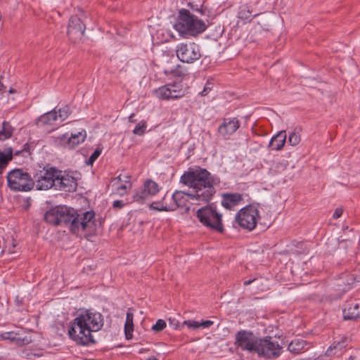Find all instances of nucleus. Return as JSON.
I'll return each mask as SVG.
<instances>
[{
    "instance_id": "obj_1",
    "label": "nucleus",
    "mask_w": 360,
    "mask_h": 360,
    "mask_svg": "<svg viewBox=\"0 0 360 360\" xmlns=\"http://www.w3.org/2000/svg\"><path fill=\"white\" fill-rule=\"evenodd\" d=\"M180 181L188 186L192 205H200L210 201L216 193L215 186L220 183L218 176L200 167L190 168L183 174Z\"/></svg>"
},
{
    "instance_id": "obj_2",
    "label": "nucleus",
    "mask_w": 360,
    "mask_h": 360,
    "mask_svg": "<svg viewBox=\"0 0 360 360\" xmlns=\"http://www.w3.org/2000/svg\"><path fill=\"white\" fill-rule=\"evenodd\" d=\"M44 219L48 223L55 225H68L70 231L77 236H91L96 231L95 213L92 211L79 214L73 209L56 207L45 214Z\"/></svg>"
},
{
    "instance_id": "obj_3",
    "label": "nucleus",
    "mask_w": 360,
    "mask_h": 360,
    "mask_svg": "<svg viewBox=\"0 0 360 360\" xmlns=\"http://www.w3.org/2000/svg\"><path fill=\"white\" fill-rule=\"evenodd\" d=\"M174 29L183 37H196L207 29L205 22L195 15L190 11L179 10Z\"/></svg>"
},
{
    "instance_id": "obj_4",
    "label": "nucleus",
    "mask_w": 360,
    "mask_h": 360,
    "mask_svg": "<svg viewBox=\"0 0 360 360\" xmlns=\"http://www.w3.org/2000/svg\"><path fill=\"white\" fill-rule=\"evenodd\" d=\"M196 217L203 226L218 233H223L224 229L222 214L217 211L213 204L198 209Z\"/></svg>"
},
{
    "instance_id": "obj_5",
    "label": "nucleus",
    "mask_w": 360,
    "mask_h": 360,
    "mask_svg": "<svg viewBox=\"0 0 360 360\" xmlns=\"http://www.w3.org/2000/svg\"><path fill=\"white\" fill-rule=\"evenodd\" d=\"M8 188L13 191L27 192L34 186V182L31 176L22 169H15L7 174Z\"/></svg>"
},
{
    "instance_id": "obj_6",
    "label": "nucleus",
    "mask_w": 360,
    "mask_h": 360,
    "mask_svg": "<svg viewBox=\"0 0 360 360\" xmlns=\"http://www.w3.org/2000/svg\"><path fill=\"white\" fill-rule=\"evenodd\" d=\"M58 169L46 165L43 167H39L37 169L34 176L33 181L37 190L46 191L53 187L55 188L56 180L58 176Z\"/></svg>"
},
{
    "instance_id": "obj_7",
    "label": "nucleus",
    "mask_w": 360,
    "mask_h": 360,
    "mask_svg": "<svg viewBox=\"0 0 360 360\" xmlns=\"http://www.w3.org/2000/svg\"><path fill=\"white\" fill-rule=\"evenodd\" d=\"M68 333L70 339L80 345H89L95 342L92 333L77 316L70 323Z\"/></svg>"
},
{
    "instance_id": "obj_8",
    "label": "nucleus",
    "mask_w": 360,
    "mask_h": 360,
    "mask_svg": "<svg viewBox=\"0 0 360 360\" xmlns=\"http://www.w3.org/2000/svg\"><path fill=\"white\" fill-rule=\"evenodd\" d=\"M259 218L258 209L252 205H249L238 212L235 223L243 229L250 231L255 229Z\"/></svg>"
},
{
    "instance_id": "obj_9",
    "label": "nucleus",
    "mask_w": 360,
    "mask_h": 360,
    "mask_svg": "<svg viewBox=\"0 0 360 360\" xmlns=\"http://www.w3.org/2000/svg\"><path fill=\"white\" fill-rule=\"evenodd\" d=\"M176 53L181 61L187 63H193L201 57L200 46L194 42L179 44L176 46Z\"/></svg>"
},
{
    "instance_id": "obj_10",
    "label": "nucleus",
    "mask_w": 360,
    "mask_h": 360,
    "mask_svg": "<svg viewBox=\"0 0 360 360\" xmlns=\"http://www.w3.org/2000/svg\"><path fill=\"white\" fill-rule=\"evenodd\" d=\"M282 347L271 337L259 338L256 353L269 359H275L281 355Z\"/></svg>"
},
{
    "instance_id": "obj_11",
    "label": "nucleus",
    "mask_w": 360,
    "mask_h": 360,
    "mask_svg": "<svg viewBox=\"0 0 360 360\" xmlns=\"http://www.w3.org/2000/svg\"><path fill=\"white\" fill-rule=\"evenodd\" d=\"M187 89L181 82H174L162 86L155 90L158 98L162 100L176 99L184 96Z\"/></svg>"
},
{
    "instance_id": "obj_12",
    "label": "nucleus",
    "mask_w": 360,
    "mask_h": 360,
    "mask_svg": "<svg viewBox=\"0 0 360 360\" xmlns=\"http://www.w3.org/2000/svg\"><path fill=\"white\" fill-rule=\"evenodd\" d=\"M77 317L91 333L100 330L103 326V318L99 312L90 310L81 311L77 313Z\"/></svg>"
},
{
    "instance_id": "obj_13",
    "label": "nucleus",
    "mask_w": 360,
    "mask_h": 360,
    "mask_svg": "<svg viewBox=\"0 0 360 360\" xmlns=\"http://www.w3.org/2000/svg\"><path fill=\"white\" fill-rule=\"evenodd\" d=\"M259 338L256 337L253 333L241 330L236 334V344L242 350L255 352L257 347Z\"/></svg>"
},
{
    "instance_id": "obj_14",
    "label": "nucleus",
    "mask_w": 360,
    "mask_h": 360,
    "mask_svg": "<svg viewBox=\"0 0 360 360\" xmlns=\"http://www.w3.org/2000/svg\"><path fill=\"white\" fill-rule=\"evenodd\" d=\"M85 29V25L83 23L80 18L77 15H72L70 17L68 26L67 34L72 42L76 43L82 38Z\"/></svg>"
},
{
    "instance_id": "obj_15",
    "label": "nucleus",
    "mask_w": 360,
    "mask_h": 360,
    "mask_svg": "<svg viewBox=\"0 0 360 360\" xmlns=\"http://www.w3.org/2000/svg\"><path fill=\"white\" fill-rule=\"evenodd\" d=\"M57 179L56 180L55 188L56 190L66 192H73L77 186V179L71 174L66 173L58 169Z\"/></svg>"
},
{
    "instance_id": "obj_16",
    "label": "nucleus",
    "mask_w": 360,
    "mask_h": 360,
    "mask_svg": "<svg viewBox=\"0 0 360 360\" xmlns=\"http://www.w3.org/2000/svg\"><path fill=\"white\" fill-rule=\"evenodd\" d=\"M158 192V184L154 181L148 179L145 181L143 189L134 194L133 198L134 201L143 202L148 198L155 195Z\"/></svg>"
},
{
    "instance_id": "obj_17",
    "label": "nucleus",
    "mask_w": 360,
    "mask_h": 360,
    "mask_svg": "<svg viewBox=\"0 0 360 360\" xmlns=\"http://www.w3.org/2000/svg\"><path fill=\"white\" fill-rule=\"evenodd\" d=\"M239 127L240 124L237 118H224L218 128V133L224 139H227L236 132Z\"/></svg>"
},
{
    "instance_id": "obj_18",
    "label": "nucleus",
    "mask_w": 360,
    "mask_h": 360,
    "mask_svg": "<svg viewBox=\"0 0 360 360\" xmlns=\"http://www.w3.org/2000/svg\"><path fill=\"white\" fill-rule=\"evenodd\" d=\"M86 136V131L82 130L77 134H72L70 136L63 134L60 137V143L68 148H73L83 142Z\"/></svg>"
},
{
    "instance_id": "obj_19",
    "label": "nucleus",
    "mask_w": 360,
    "mask_h": 360,
    "mask_svg": "<svg viewBox=\"0 0 360 360\" xmlns=\"http://www.w3.org/2000/svg\"><path fill=\"white\" fill-rule=\"evenodd\" d=\"M345 319L355 320L360 317V302L351 301L346 304L343 310Z\"/></svg>"
},
{
    "instance_id": "obj_20",
    "label": "nucleus",
    "mask_w": 360,
    "mask_h": 360,
    "mask_svg": "<svg viewBox=\"0 0 360 360\" xmlns=\"http://www.w3.org/2000/svg\"><path fill=\"white\" fill-rule=\"evenodd\" d=\"M243 200V196L238 193H228L222 195L221 205L228 210L233 209Z\"/></svg>"
},
{
    "instance_id": "obj_21",
    "label": "nucleus",
    "mask_w": 360,
    "mask_h": 360,
    "mask_svg": "<svg viewBox=\"0 0 360 360\" xmlns=\"http://www.w3.org/2000/svg\"><path fill=\"white\" fill-rule=\"evenodd\" d=\"M112 186L120 195H124L131 188L132 184L129 180H123L122 175H119L112 180Z\"/></svg>"
},
{
    "instance_id": "obj_22",
    "label": "nucleus",
    "mask_w": 360,
    "mask_h": 360,
    "mask_svg": "<svg viewBox=\"0 0 360 360\" xmlns=\"http://www.w3.org/2000/svg\"><path fill=\"white\" fill-rule=\"evenodd\" d=\"M172 199L177 207H186V210H189L188 203L191 204V197L188 192L176 191L172 195Z\"/></svg>"
},
{
    "instance_id": "obj_23",
    "label": "nucleus",
    "mask_w": 360,
    "mask_h": 360,
    "mask_svg": "<svg viewBox=\"0 0 360 360\" xmlns=\"http://www.w3.org/2000/svg\"><path fill=\"white\" fill-rule=\"evenodd\" d=\"M286 138L285 131H280L271 138L269 147H271L272 150H281L285 143Z\"/></svg>"
},
{
    "instance_id": "obj_24",
    "label": "nucleus",
    "mask_w": 360,
    "mask_h": 360,
    "mask_svg": "<svg viewBox=\"0 0 360 360\" xmlns=\"http://www.w3.org/2000/svg\"><path fill=\"white\" fill-rule=\"evenodd\" d=\"M18 333L11 331L5 332L0 334V338L2 340H8L10 341H15L19 345H27L32 342L30 337L25 336V338L17 337Z\"/></svg>"
},
{
    "instance_id": "obj_25",
    "label": "nucleus",
    "mask_w": 360,
    "mask_h": 360,
    "mask_svg": "<svg viewBox=\"0 0 360 360\" xmlns=\"http://www.w3.org/2000/svg\"><path fill=\"white\" fill-rule=\"evenodd\" d=\"M349 342V339L347 337L341 338L340 340L335 341L327 349L326 354L327 356H331L336 354L338 352H340L342 349L345 348Z\"/></svg>"
},
{
    "instance_id": "obj_26",
    "label": "nucleus",
    "mask_w": 360,
    "mask_h": 360,
    "mask_svg": "<svg viewBox=\"0 0 360 360\" xmlns=\"http://www.w3.org/2000/svg\"><path fill=\"white\" fill-rule=\"evenodd\" d=\"M13 152L11 148L0 151V174H3L7 165L13 159Z\"/></svg>"
},
{
    "instance_id": "obj_27",
    "label": "nucleus",
    "mask_w": 360,
    "mask_h": 360,
    "mask_svg": "<svg viewBox=\"0 0 360 360\" xmlns=\"http://www.w3.org/2000/svg\"><path fill=\"white\" fill-rule=\"evenodd\" d=\"M309 344L307 342V341L300 339V338H295L293 340L291 341V342L289 344L288 349L293 354H300L302 352H303L305 349V347L307 346Z\"/></svg>"
},
{
    "instance_id": "obj_28",
    "label": "nucleus",
    "mask_w": 360,
    "mask_h": 360,
    "mask_svg": "<svg viewBox=\"0 0 360 360\" xmlns=\"http://www.w3.org/2000/svg\"><path fill=\"white\" fill-rule=\"evenodd\" d=\"M134 314L129 309L127 312L126 321L124 324V333L127 339L132 338V333L134 330Z\"/></svg>"
},
{
    "instance_id": "obj_29",
    "label": "nucleus",
    "mask_w": 360,
    "mask_h": 360,
    "mask_svg": "<svg viewBox=\"0 0 360 360\" xmlns=\"http://www.w3.org/2000/svg\"><path fill=\"white\" fill-rule=\"evenodd\" d=\"M15 129L8 122L2 123V127L0 130V141H5L10 139L14 132Z\"/></svg>"
},
{
    "instance_id": "obj_30",
    "label": "nucleus",
    "mask_w": 360,
    "mask_h": 360,
    "mask_svg": "<svg viewBox=\"0 0 360 360\" xmlns=\"http://www.w3.org/2000/svg\"><path fill=\"white\" fill-rule=\"evenodd\" d=\"M259 14H252V10L248 5H243L240 7L238 16L242 20H251L253 17L257 16Z\"/></svg>"
},
{
    "instance_id": "obj_31",
    "label": "nucleus",
    "mask_w": 360,
    "mask_h": 360,
    "mask_svg": "<svg viewBox=\"0 0 360 360\" xmlns=\"http://www.w3.org/2000/svg\"><path fill=\"white\" fill-rule=\"evenodd\" d=\"M57 120V112L53 110L41 115L39 118L38 122L42 124H51L54 121H56Z\"/></svg>"
},
{
    "instance_id": "obj_32",
    "label": "nucleus",
    "mask_w": 360,
    "mask_h": 360,
    "mask_svg": "<svg viewBox=\"0 0 360 360\" xmlns=\"http://www.w3.org/2000/svg\"><path fill=\"white\" fill-rule=\"evenodd\" d=\"M301 141V137L300 134L295 130L289 133L288 136V143L292 146H295L300 143Z\"/></svg>"
},
{
    "instance_id": "obj_33",
    "label": "nucleus",
    "mask_w": 360,
    "mask_h": 360,
    "mask_svg": "<svg viewBox=\"0 0 360 360\" xmlns=\"http://www.w3.org/2000/svg\"><path fill=\"white\" fill-rule=\"evenodd\" d=\"M150 209H153L158 211H169L172 210L174 208L172 206H167L160 202H153L150 205Z\"/></svg>"
},
{
    "instance_id": "obj_34",
    "label": "nucleus",
    "mask_w": 360,
    "mask_h": 360,
    "mask_svg": "<svg viewBox=\"0 0 360 360\" xmlns=\"http://www.w3.org/2000/svg\"><path fill=\"white\" fill-rule=\"evenodd\" d=\"M146 128L147 124L146 121L142 120L136 124L134 129L133 130V133L136 135L141 136L144 134Z\"/></svg>"
},
{
    "instance_id": "obj_35",
    "label": "nucleus",
    "mask_w": 360,
    "mask_h": 360,
    "mask_svg": "<svg viewBox=\"0 0 360 360\" xmlns=\"http://www.w3.org/2000/svg\"><path fill=\"white\" fill-rule=\"evenodd\" d=\"M70 114V108L68 106H64L58 110V119H60V122L66 120Z\"/></svg>"
},
{
    "instance_id": "obj_36",
    "label": "nucleus",
    "mask_w": 360,
    "mask_h": 360,
    "mask_svg": "<svg viewBox=\"0 0 360 360\" xmlns=\"http://www.w3.org/2000/svg\"><path fill=\"white\" fill-rule=\"evenodd\" d=\"M166 327V322L162 319H158L152 326V330L155 332L162 331Z\"/></svg>"
},
{
    "instance_id": "obj_37",
    "label": "nucleus",
    "mask_w": 360,
    "mask_h": 360,
    "mask_svg": "<svg viewBox=\"0 0 360 360\" xmlns=\"http://www.w3.org/2000/svg\"><path fill=\"white\" fill-rule=\"evenodd\" d=\"M102 152V149L100 147L96 148V149L94 150V152L91 154V155L89 157L87 164L92 165L95 160L99 157Z\"/></svg>"
},
{
    "instance_id": "obj_38",
    "label": "nucleus",
    "mask_w": 360,
    "mask_h": 360,
    "mask_svg": "<svg viewBox=\"0 0 360 360\" xmlns=\"http://www.w3.org/2000/svg\"><path fill=\"white\" fill-rule=\"evenodd\" d=\"M182 324L191 329H198L200 328L199 322L196 321L187 320L184 321Z\"/></svg>"
},
{
    "instance_id": "obj_39",
    "label": "nucleus",
    "mask_w": 360,
    "mask_h": 360,
    "mask_svg": "<svg viewBox=\"0 0 360 360\" xmlns=\"http://www.w3.org/2000/svg\"><path fill=\"white\" fill-rule=\"evenodd\" d=\"M213 321L210 320L202 321L201 322H199L200 328L202 327L203 328H210L213 325Z\"/></svg>"
},
{
    "instance_id": "obj_40",
    "label": "nucleus",
    "mask_w": 360,
    "mask_h": 360,
    "mask_svg": "<svg viewBox=\"0 0 360 360\" xmlns=\"http://www.w3.org/2000/svg\"><path fill=\"white\" fill-rule=\"evenodd\" d=\"M343 213V210L342 207H338L335 209L334 213H333V218L334 219H338L339 217H340L342 216Z\"/></svg>"
},
{
    "instance_id": "obj_41",
    "label": "nucleus",
    "mask_w": 360,
    "mask_h": 360,
    "mask_svg": "<svg viewBox=\"0 0 360 360\" xmlns=\"http://www.w3.org/2000/svg\"><path fill=\"white\" fill-rule=\"evenodd\" d=\"M211 90V87L210 86V84H207L204 87L203 90L200 93L202 96H206L209 91Z\"/></svg>"
},
{
    "instance_id": "obj_42",
    "label": "nucleus",
    "mask_w": 360,
    "mask_h": 360,
    "mask_svg": "<svg viewBox=\"0 0 360 360\" xmlns=\"http://www.w3.org/2000/svg\"><path fill=\"white\" fill-rule=\"evenodd\" d=\"M124 206V202L122 200H115L113 202V207L122 208Z\"/></svg>"
},
{
    "instance_id": "obj_43",
    "label": "nucleus",
    "mask_w": 360,
    "mask_h": 360,
    "mask_svg": "<svg viewBox=\"0 0 360 360\" xmlns=\"http://www.w3.org/2000/svg\"><path fill=\"white\" fill-rule=\"evenodd\" d=\"M357 281V282H359L360 281L359 280H356V277H353V276H350V278L347 279V285H349L351 284H352L354 281Z\"/></svg>"
},
{
    "instance_id": "obj_44",
    "label": "nucleus",
    "mask_w": 360,
    "mask_h": 360,
    "mask_svg": "<svg viewBox=\"0 0 360 360\" xmlns=\"http://www.w3.org/2000/svg\"><path fill=\"white\" fill-rule=\"evenodd\" d=\"M23 152H27V144H25V145L24 146V148H23V149H22V150H16V151L15 152V155H19L20 154H21V153H23Z\"/></svg>"
},
{
    "instance_id": "obj_45",
    "label": "nucleus",
    "mask_w": 360,
    "mask_h": 360,
    "mask_svg": "<svg viewBox=\"0 0 360 360\" xmlns=\"http://www.w3.org/2000/svg\"><path fill=\"white\" fill-rule=\"evenodd\" d=\"M134 114H131L129 117V121L130 122H132V123H134L136 122V120L134 119Z\"/></svg>"
},
{
    "instance_id": "obj_46",
    "label": "nucleus",
    "mask_w": 360,
    "mask_h": 360,
    "mask_svg": "<svg viewBox=\"0 0 360 360\" xmlns=\"http://www.w3.org/2000/svg\"><path fill=\"white\" fill-rule=\"evenodd\" d=\"M255 281V278H254L252 280L245 281L243 284H244V285H250V283H252Z\"/></svg>"
},
{
    "instance_id": "obj_47",
    "label": "nucleus",
    "mask_w": 360,
    "mask_h": 360,
    "mask_svg": "<svg viewBox=\"0 0 360 360\" xmlns=\"http://www.w3.org/2000/svg\"><path fill=\"white\" fill-rule=\"evenodd\" d=\"M171 72H172V73H174V75H178V76H180V75H182V73H181V72L179 71V70H174V71H172H172H171Z\"/></svg>"
},
{
    "instance_id": "obj_48",
    "label": "nucleus",
    "mask_w": 360,
    "mask_h": 360,
    "mask_svg": "<svg viewBox=\"0 0 360 360\" xmlns=\"http://www.w3.org/2000/svg\"><path fill=\"white\" fill-rule=\"evenodd\" d=\"M170 323L174 326V328H179L178 322L177 323H173V321H171Z\"/></svg>"
},
{
    "instance_id": "obj_49",
    "label": "nucleus",
    "mask_w": 360,
    "mask_h": 360,
    "mask_svg": "<svg viewBox=\"0 0 360 360\" xmlns=\"http://www.w3.org/2000/svg\"><path fill=\"white\" fill-rule=\"evenodd\" d=\"M145 360H158L157 358L154 356H150L148 357V359H145Z\"/></svg>"
},
{
    "instance_id": "obj_50",
    "label": "nucleus",
    "mask_w": 360,
    "mask_h": 360,
    "mask_svg": "<svg viewBox=\"0 0 360 360\" xmlns=\"http://www.w3.org/2000/svg\"><path fill=\"white\" fill-rule=\"evenodd\" d=\"M122 179L123 180H129L130 181V176H124L123 177L122 176Z\"/></svg>"
},
{
    "instance_id": "obj_51",
    "label": "nucleus",
    "mask_w": 360,
    "mask_h": 360,
    "mask_svg": "<svg viewBox=\"0 0 360 360\" xmlns=\"http://www.w3.org/2000/svg\"><path fill=\"white\" fill-rule=\"evenodd\" d=\"M347 276V274H344V275H342V276L340 278V282L342 280V283H344L343 280L345 279V277H346Z\"/></svg>"
},
{
    "instance_id": "obj_52",
    "label": "nucleus",
    "mask_w": 360,
    "mask_h": 360,
    "mask_svg": "<svg viewBox=\"0 0 360 360\" xmlns=\"http://www.w3.org/2000/svg\"><path fill=\"white\" fill-rule=\"evenodd\" d=\"M348 288H349L348 287H347V288H344L342 289V290H343V291H345V290H347Z\"/></svg>"
},
{
    "instance_id": "obj_53",
    "label": "nucleus",
    "mask_w": 360,
    "mask_h": 360,
    "mask_svg": "<svg viewBox=\"0 0 360 360\" xmlns=\"http://www.w3.org/2000/svg\"><path fill=\"white\" fill-rule=\"evenodd\" d=\"M259 0H255V1L254 2L255 4H257Z\"/></svg>"
},
{
    "instance_id": "obj_54",
    "label": "nucleus",
    "mask_w": 360,
    "mask_h": 360,
    "mask_svg": "<svg viewBox=\"0 0 360 360\" xmlns=\"http://www.w3.org/2000/svg\"><path fill=\"white\" fill-rule=\"evenodd\" d=\"M10 92H11V93H13V92H14V90L11 89V90H10Z\"/></svg>"
},
{
    "instance_id": "obj_55",
    "label": "nucleus",
    "mask_w": 360,
    "mask_h": 360,
    "mask_svg": "<svg viewBox=\"0 0 360 360\" xmlns=\"http://www.w3.org/2000/svg\"><path fill=\"white\" fill-rule=\"evenodd\" d=\"M199 12H200L201 14H202V13H203L202 10H200V11H199Z\"/></svg>"
},
{
    "instance_id": "obj_56",
    "label": "nucleus",
    "mask_w": 360,
    "mask_h": 360,
    "mask_svg": "<svg viewBox=\"0 0 360 360\" xmlns=\"http://www.w3.org/2000/svg\"><path fill=\"white\" fill-rule=\"evenodd\" d=\"M315 360H319V359H315Z\"/></svg>"
}]
</instances>
